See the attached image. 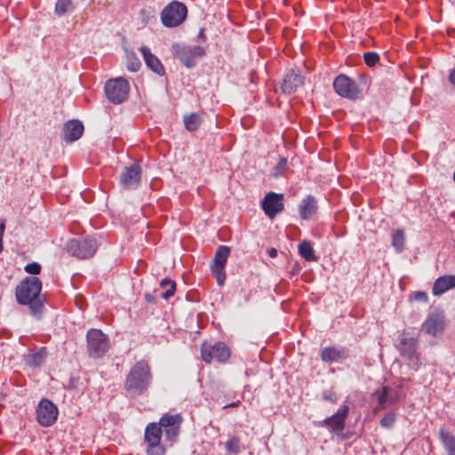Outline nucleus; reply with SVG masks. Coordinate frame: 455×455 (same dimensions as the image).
<instances>
[{"label":"nucleus","instance_id":"obj_1","mask_svg":"<svg viewBox=\"0 0 455 455\" xmlns=\"http://www.w3.org/2000/svg\"><path fill=\"white\" fill-rule=\"evenodd\" d=\"M153 375L149 364L145 360L137 362L129 371L124 381L127 395L137 398L142 395L151 385Z\"/></svg>","mask_w":455,"mask_h":455},{"label":"nucleus","instance_id":"obj_2","mask_svg":"<svg viewBox=\"0 0 455 455\" xmlns=\"http://www.w3.org/2000/svg\"><path fill=\"white\" fill-rule=\"evenodd\" d=\"M41 291L42 282L38 277H26L16 287V299L21 305H28L32 314L36 315L43 307V302L36 300Z\"/></svg>","mask_w":455,"mask_h":455},{"label":"nucleus","instance_id":"obj_3","mask_svg":"<svg viewBox=\"0 0 455 455\" xmlns=\"http://www.w3.org/2000/svg\"><path fill=\"white\" fill-rule=\"evenodd\" d=\"M163 430L159 423H149L144 432V441L147 443L148 455H164L166 449L161 443Z\"/></svg>","mask_w":455,"mask_h":455},{"label":"nucleus","instance_id":"obj_4","mask_svg":"<svg viewBox=\"0 0 455 455\" xmlns=\"http://www.w3.org/2000/svg\"><path fill=\"white\" fill-rule=\"evenodd\" d=\"M87 351L91 357L100 358L108 350L107 335L99 329H90L86 333Z\"/></svg>","mask_w":455,"mask_h":455},{"label":"nucleus","instance_id":"obj_5","mask_svg":"<svg viewBox=\"0 0 455 455\" xmlns=\"http://www.w3.org/2000/svg\"><path fill=\"white\" fill-rule=\"evenodd\" d=\"M187 7L180 2L172 1L161 12V20L164 27L174 28L181 24L187 17Z\"/></svg>","mask_w":455,"mask_h":455},{"label":"nucleus","instance_id":"obj_6","mask_svg":"<svg viewBox=\"0 0 455 455\" xmlns=\"http://www.w3.org/2000/svg\"><path fill=\"white\" fill-rule=\"evenodd\" d=\"M107 99L113 104H119L124 101L129 95V83L122 78L108 80L104 87Z\"/></svg>","mask_w":455,"mask_h":455},{"label":"nucleus","instance_id":"obj_7","mask_svg":"<svg viewBox=\"0 0 455 455\" xmlns=\"http://www.w3.org/2000/svg\"><path fill=\"white\" fill-rule=\"evenodd\" d=\"M67 251L78 259H87L94 255L97 243L94 238L87 237L83 240L70 239L66 244Z\"/></svg>","mask_w":455,"mask_h":455},{"label":"nucleus","instance_id":"obj_8","mask_svg":"<svg viewBox=\"0 0 455 455\" xmlns=\"http://www.w3.org/2000/svg\"><path fill=\"white\" fill-rule=\"evenodd\" d=\"M397 347L409 367L417 371L421 364L419 355L417 351V340L414 338L403 336L400 339Z\"/></svg>","mask_w":455,"mask_h":455},{"label":"nucleus","instance_id":"obj_9","mask_svg":"<svg viewBox=\"0 0 455 455\" xmlns=\"http://www.w3.org/2000/svg\"><path fill=\"white\" fill-rule=\"evenodd\" d=\"M201 355L203 360L207 363L213 360L224 363L229 358L230 350L223 342H216L213 345L204 342L201 345Z\"/></svg>","mask_w":455,"mask_h":455},{"label":"nucleus","instance_id":"obj_10","mask_svg":"<svg viewBox=\"0 0 455 455\" xmlns=\"http://www.w3.org/2000/svg\"><path fill=\"white\" fill-rule=\"evenodd\" d=\"M230 254V248L228 246L220 245L217 248L213 261L211 265V271L219 285L222 286L226 280L225 266L228 256Z\"/></svg>","mask_w":455,"mask_h":455},{"label":"nucleus","instance_id":"obj_11","mask_svg":"<svg viewBox=\"0 0 455 455\" xmlns=\"http://www.w3.org/2000/svg\"><path fill=\"white\" fill-rule=\"evenodd\" d=\"M175 56L187 67L192 68L196 65V59L205 53L204 47L199 45H173Z\"/></svg>","mask_w":455,"mask_h":455},{"label":"nucleus","instance_id":"obj_12","mask_svg":"<svg viewBox=\"0 0 455 455\" xmlns=\"http://www.w3.org/2000/svg\"><path fill=\"white\" fill-rule=\"evenodd\" d=\"M59 410L49 399H42L36 408V419L43 427L52 426L58 418Z\"/></svg>","mask_w":455,"mask_h":455},{"label":"nucleus","instance_id":"obj_13","mask_svg":"<svg viewBox=\"0 0 455 455\" xmlns=\"http://www.w3.org/2000/svg\"><path fill=\"white\" fill-rule=\"evenodd\" d=\"M445 317L441 310L435 309L422 324L423 331L434 337H439L444 330Z\"/></svg>","mask_w":455,"mask_h":455},{"label":"nucleus","instance_id":"obj_14","mask_svg":"<svg viewBox=\"0 0 455 455\" xmlns=\"http://www.w3.org/2000/svg\"><path fill=\"white\" fill-rule=\"evenodd\" d=\"M182 417L180 414H165L159 419L161 429L164 428L166 439L174 442L180 431Z\"/></svg>","mask_w":455,"mask_h":455},{"label":"nucleus","instance_id":"obj_15","mask_svg":"<svg viewBox=\"0 0 455 455\" xmlns=\"http://www.w3.org/2000/svg\"><path fill=\"white\" fill-rule=\"evenodd\" d=\"M141 179V168L138 164L124 167L120 174V186L123 189L131 190L138 188Z\"/></svg>","mask_w":455,"mask_h":455},{"label":"nucleus","instance_id":"obj_16","mask_svg":"<svg viewBox=\"0 0 455 455\" xmlns=\"http://www.w3.org/2000/svg\"><path fill=\"white\" fill-rule=\"evenodd\" d=\"M333 87L335 92L343 98L355 99L359 92L355 82L345 75H339L335 78Z\"/></svg>","mask_w":455,"mask_h":455},{"label":"nucleus","instance_id":"obj_17","mask_svg":"<svg viewBox=\"0 0 455 455\" xmlns=\"http://www.w3.org/2000/svg\"><path fill=\"white\" fill-rule=\"evenodd\" d=\"M283 194L268 193L262 201V208L267 217L273 219L283 210Z\"/></svg>","mask_w":455,"mask_h":455},{"label":"nucleus","instance_id":"obj_18","mask_svg":"<svg viewBox=\"0 0 455 455\" xmlns=\"http://www.w3.org/2000/svg\"><path fill=\"white\" fill-rule=\"evenodd\" d=\"M348 406H340L338 411L330 418L323 420V424L330 427L332 431H341L345 427V420L348 414Z\"/></svg>","mask_w":455,"mask_h":455},{"label":"nucleus","instance_id":"obj_19","mask_svg":"<svg viewBox=\"0 0 455 455\" xmlns=\"http://www.w3.org/2000/svg\"><path fill=\"white\" fill-rule=\"evenodd\" d=\"M321 359L327 363H336L347 357L344 347H325L321 349Z\"/></svg>","mask_w":455,"mask_h":455},{"label":"nucleus","instance_id":"obj_20","mask_svg":"<svg viewBox=\"0 0 455 455\" xmlns=\"http://www.w3.org/2000/svg\"><path fill=\"white\" fill-rule=\"evenodd\" d=\"M140 50L146 65L156 74L163 76L164 68L158 58L151 52L148 46H141Z\"/></svg>","mask_w":455,"mask_h":455},{"label":"nucleus","instance_id":"obj_21","mask_svg":"<svg viewBox=\"0 0 455 455\" xmlns=\"http://www.w3.org/2000/svg\"><path fill=\"white\" fill-rule=\"evenodd\" d=\"M84 132V125L78 120H71L66 123L64 126V140L71 142L81 138Z\"/></svg>","mask_w":455,"mask_h":455},{"label":"nucleus","instance_id":"obj_22","mask_svg":"<svg viewBox=\"0 0 455 455\" xmlns=\"http://www.w3.org/2000/svg\"><path fill=\"white\" fill-rule=\"evenodd\" d=\"M317 201L315 196H307L299 206V212L303 220H308L317 212Z\"/></svg>","mask_w":455,"mask_h":455},{"label":"nucleus","instance_id":"obj_23","mask_svg":"<svg viewBox=\"0 0 455 455\" xmlns=\"http://www.w3.org/2000/svg\"><path fill=\"white\" fill-rule=\"evenodd\" d=\"M452 288H455V275L440 276L434 283L433 294L440 296Z\"/></svg>","mask_w":455,"mask_h":455},{"label":"nucleus","instance_id":"obj_24","mask_svg":"<svg viewBox=\"0 0 455 455\" xmlns=\"http://www.w3.org/2000/svg\"><path fill=\"white\" fill-rule=\"evenodd\" d=\"M203 116L199 113H189L183 116V123L187 131L192 132L199 129L203 123Z\"/></svg>","mask_w":455,"mask_h":455},{"label":"nucleus","instance_id":"obj_25","mask_svg":"<svg viewBox=\"0 0 455 455\" xmlns=\"http://www.w3.org/2000/svg\"><path fill=\"white\" fill-rule=\"evenodd\" d=\"M439 435L447 455H455V435L444 429H441Z\"/></svg>","mask_w":455,"mask_h":455},{"label":"nucleus","instance_id":"obj_26","mask_svg":"<svg viewBox=\"0 0 455 455\" xmlns=\"http://www.w3.org/2000/svg\"><path fill=\"white\" fill-rule=\"evenodd\" d=\"M299 255L308 261H315L317 257L311 242L303 240L298 246Z\"/></svg>","mask_w":455,"mask_h":455},{"label":"nucleus","instance_id":"obj_27","mask_svg":"<svg viewBox=\"0 0 455 455\" xmlns=\"http://www.w3.org/2000/svg\"><path fill=\"white\" fill-rule=\"evenodd\" d=\"M392 245L397 252H402L405 245V233L402 228L392 233Z\"/></svg>","mask_w":455,"mask_h":455},{"label":"nucleus","instance_id":"obj_28","mask_svg":"<svg viewBox=\"0 0 455 455\" xmlns=\"http://www.w3.org/2000/svg\"><path fill=\"white\" fill-rule=\"evenodd\" d=\"M226 452L236 455L241 451V440L236 436H231L224 444Z\"/></svg>","mask_w":455,"mask_h":455},{"label":"nucleus","instance_id":"obj_29","mask_svg":"<svg viewBox=\"0 0 455 455\" xmlns=\"http://www.w3.org/2000/svg\"><path fill=\"white\" fill-rule=\"evenodd\" d=\"M74 9L75 6L72 0H58L55 4L54 12L56 15L60 17Z\"/></svg>","mask_w":455,"mask_h":455},{"label":"nucleus","instance_id":"obj_30","mask_svg":"<svg viewBox=\"0 0 455 455\" xmlns=\"http://www.w3.org/2000/svg\"><path fill=\"white\" fill-rule=\"evenodd\" d=\"M388 391V387H383L381 390L375 391L374 395L377 396L379 403V406L377 408V410L384 409L387 403H393L395 402V399L387 397Z\"/></svg>","mask_w":455,"mask_h":455},{"label":"nucleus","instance_id":"obj_31","mask_svg":"<svg viewBox=\"0 0 455 455\" xmlns=\"http://www.w3.org/2000/svg\"><path fill=\"white\" fill-rule=\"evenodd\" d=\"M160 286L163 288V289H165V291L164 292L161 293V297L165 299H168L169 298H171L172 296H173L174 292H175V290H176V283L175 282L170 280V279H163L161 282H160Z\"/></svg>","mask_w":455,"mask_h":455},{"label":"nucleus","instance_id":"obj_32","mask_svg":"<svg viewBox=\"0 0 455 455\" xmlns=\"http://www.w3.org/2000/svg\"><path fill=\"white\" fill-rule=\"evenodd\" d=\"M141 67V62L135 52L127 53V68L131 72H137Z\"/></svg>","mask_w":455,"mask_h":455},{"label":"nucleus","instance_id":"obj_33","mask_svg":"<svg viewBox=\"0 0 455 455\" xmlns=\"http://www.w3.org/2000/svg\"><path fill=\"white\" fill-rule=\"evenodd\" d=\"M44 355L42 353H33L25 356V363L30 367H37L42 364Z\"/></svg>","mask_w":455,"mask_h":455},{"label":"nucleus","instance_id":"obj_34","mask_svg":"<svg viewBox=\"0 0 455 455\" xmlns=\"http://www.w3.org/2000/svg\"><path fill=\"white\" fill-rule=\"evenodd\" d=\"M287 83H289V88L291 91L302 85L303 79L299 75L291 72L289 76H286V84Z\"/></svg>","mask_w":455,"mask_h":455},{"label":"nucleus","instance_id":"obj_35","mask_svg":"<svg viewBox=\"0 0 455 455\" xmlns=\"http://www.w3.org/2000/svg\"><path fill=\"white\" fill-rule=\"evenodd\" d=\"M395 421V413H387L381 419L380 426L385 428H390L394 426Z\"/></svg>","mask_w":455,"mask_h":455},{"label":"nucleus","instance_id":"obj_36","mask_svg":"<svg viewBox=\"0 0 455 455\" xmlns=\"http://www.w3.org/2000/svg\"><path fill=\"white\" fill-rule=\"evenodd\" d=\"M363 59L365 63L369 67H373L379 61V54L373 52H368L363 54Z\"/></svg>","mask_w":455,"mask_h":455},{"label":"nucleus","instance_id":"obj_37","mask_svg":"<svg viewBox=\"0 0 455 455\" xmlns=\"http://www.w3.org/2000/svg\"><path fill=\"white\" fill-rule=\"evenodd\" d=\"M41 265L37 262H31V263H28L25 267H24V270L28 273V274H31V275H38L40 274L41 272Z\"/></svg>","mask_w":455,"mask_h":455},{"label":"nucleus","instance_id":"obj_38","mask_svg":"<svg viewBox=\"0 0 455 455\" xmlns=\"http://www.w3.org/2000/svg\"><path fill=\"white\" fill-rule=\"evenodd\" d=\"M427 294L425 291H417L413 295V299L417 301L427 302Z\"/></svg>","mask_w":455,"mask_h":455},{"label":"nucleus","instance_id":"obj_39","mask_svg":"<svg viewBox=\"0 0 455 455\" xmlns=\"http://www.w3.org/2000/svg\"><path fill=\"white\" fill-rule=\"evenodd\" d=\"M149 14H150V12H148L145 9L140 11V16H141L142 21L146 24L149 22L150 18H153V16H150Z\"/></svg>","mask_w":455,"mask_h":455},{"label":"nucleus","instance_id":"obj_40","mask_svg":"<svg viewBox=\"0 0 455 455\" xmlns=\"http://www.w3.org/2000/svg\"><path fill=\"white\" fill-rule=\"evenodd\" d=\"M5 225L0 221V252L3 251V236L4 234Z\"/></svg>","mask_w":455,"mask_h":455},{"label":"nucleus","instance_id":"obj_41","mask_svg":"<svg viewBox=\"0 0 455 455\" xmlns=\"http://www.w3.org/2000/svg\"><path fill=\"white\" fill-rule=\"evenodd\" d=\"M145 299L147 300V302L152 303V304L156 303V298L153 295H151L150 293L145 294Z\"/></svg>","mask_w":455,"mask_h":455},{"label":"nucleus","instance_id":"obj_42","mask_svg":"<svg viewBox=\"0 0 455 455\" xmlns=\"http://www.w3.org/2000/svg\"><path fill=\"white\" fill-rule=\"evenodd\" d=\"M267 253H268L269 257L275 258L278 254V251L275 248H270L267 250Z\"/></svg>","mask_w":455,"mask_h":455},{"label":"nucleus","instance_id":"obj_43","mask_svg":"<svg viewBox=\"0 0 455 455\" xmlns=\"http://www.w3.org/2000/svg\"><path fill=\"white\" fill-rule=\"evenodd\" d=\"M198 38L203 39V40L205 39V34H204V28L200 29V31L198 33Z\"/></svg>","mask_w":455,"mask_h":455},{"label":"nucleus","instance_id":"obj_44","mask_svg":"<svg viewBox=\"0 0 455 455\" xmlns=\"http://www.w3.org/2000/svg\"><path fill=\"white\" fill-rule=\"evenodd\" d=\"M237 405V403H232L228 405H226L225 407H233V406H236Z\"/></svg>","mask_w":455,"mask_h":455},{"label":"nucleus","instance_id":"obj_45","mask_svg":"<svg viewBox=\"0 0 455 455\" xmlns=\"http://www.w3.org/2000/svg\"><path fill=\"white\" fill-rule=\"evenodd\" d=\"M284 84H281L280 88L283 90Z\"/></svg>","mask_w":455,"mask_h":455}]
</instances>
